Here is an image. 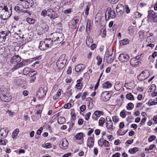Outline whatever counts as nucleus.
<instances>
[{"label":"nucleus","mask_w":157,"mask_h":157,"mask_svg":"<svg viewBox=\"0 0 157 157\" xmlns=\"http://www.w3.org/2000/svg\"><path fill=\"white\" fill-rule=\"evenodd\" d=\"M11 13L8 10L7 4L0 3V14L2 20L8 19L11 16Z\"/></svg>","instance_id":"f257e3e1"},{"label":"nucleus","mask_w":157,"mask_h":157,"mask_svg":"<svg viewBox=\"0 0 157 157\" xmlns=\"http://www.w3.org/2000/svg\"><path fill=\"white\" fill-rule=\"evenodd\" d=\"M53 40L50 38L45 39L44 41H41L39 45V48L41 50H44L51 47L53 44Z\"/></svg>","instance_id":"f03ea898"},{"label":"nucleus","mask_w":157,"mask_h":157,"mask_svg":"<svg viewBox=\"0 0 157 157\" xmlns=\"http://www.w3.org/2000/svg\"><path fill=\"white\" fill-rule=\"evenodd\" d=\"M148 19L154 22H157V13L152 10L148 11L147 16Z\"/></svg>","instance_id":"7ed1b4c3"},{"label":"nucleus","mask_w":157,"mask_h":157,"mask_svg":"<svg viewBox=\"0 0 157 157\" xmlns=\"http://www.w3.org/2000/svg\"><path fill=\"white\" fill-rule=\"evenodd\" d=\"M105 19L106 21H108L110 17L113 18L116 17V14L113 10L110 8H107L105 14Z\"/></svg>","instance_id":"20e7f679"},{"label":"nucleus","mask_w":157,"mask_h":157,"mask_svg":"<svg viewBox=\"0 0 157 157\" xmlns=\"http://www.w3.org/2000/svg\"><path fill=\"white\" fill-rule=\"evenodd\" d=\"M47 13V16L51 20H54L58 17L57 13L52 9H48Z\"/></svg>","instance_id":"39448f33"},{"label":"nucleus","mask_w":157,"mask_h":157,"mask_svg":"<svg viewBox=\"0 0 157 157\" xmlns=\"http://www.w3.org/2000/svg\"><path fill=\"white\" fill-rule=\"evenodd\" d=\"M150 74L147 71H142L138 76L137 78L140 81H143L148 78Z\"/></svg>","instance_id":"423d86ee"},{"label":"nucleus","mask_w":157,"mask_h":157,"mask_svg":"<svg viewBox=\"0 0 157 157\" xmlns=\"http://www.w3.org/2000/svg\"><path fill=\"white\" fill-rule=\"evenodd\" d=\"M106 127L108 130L113 131L115 127L113 126V124L111 119L109 117H107L106 118L105 123Z\"/></svg>","instance_id":"0eeeda50"},{"label":"nucleus","mask_w":157,"mask_h":157,"mask_svg":"<svg viewBox=\"0 0 157 157\" xmlns=\"http://www.w3.org/2000/svg\"><path fill=\"white\" fill-rule=\"evenodd\" d=\"M110 97L111 95L107 91H105L101 93V98L102 101H106L109 100Z\"/></svg>","instance_id":"6e6552de"},{"label":"nucleus","mask_w":157,"mask_h":157,"mask_svg":"<svg viewBox=\"0 0 157 157\" xmlns=\"http://www.w3.org/2000/svg\"><path fill=\"white\" fill-rule=\"evenodd\" d=\"M48 27L47 24L45 23H43L41 25V28L40 29V32L38 33L40 35L46 32L48 29Z\"/></svg>","instance_id":"1a4fd4ad"},{"label":"nucleus","mask_w":157,"mask_h":157,"mask_svg":"<svg viewBox=\"0 0 157 157\" xmlns=\"http://www.w3.org/2000/svg\"><path fill=\"white\" fill-rule=\"evenodd\" d=\"M47 91L44 88L42 87L40 88L36 93L37 96L40 98H41L45 96Z\"/></svg>","instance_id":"9d476101"},{"label":"nucleus","mask_w":157,"mask_h":157,"mask_svg":"<svg viewBox=\"0 0 157 157\" xmlns=\"http://www.w3.org/2000/svg\"><path fill=\"white\" fill-rule=\"evenodd\" d=\"M1 100L5 102H7L10 101L12 98V97L8 94H2L0 96Z\"/></svg>","instance_id":"9b49d317"},{"label":"nucleus","mask_w":157,"mask_h":157,"mask_svg":"<svg viewBox=\"0 0 157 157\" xmlns=\"http://www.w3.org/2000/svg\"><path fill=\"white\" fill-rule=\"evenodd\" d=\"M124 7L121 4H118L116 7V11L120 16H122L123 13Z\"/></svg>","instance_id":"f8f14e48"},{"label":"nucleus","mask_w":157,"mask_h":157,"mask_svg":"<svg viewBox=\"0 0 157 157\" xmlns=\"http://www.w3.org/2000/svg\"><path fill=\"white\" fill-rule=\"evenodd\" d=\"M130 63L132 66L134 67L137 66L140 63V62L138 58V56L131 59L130 61Z\"/></svg>","instance_id":"ddd939ff"},{"label":"nucleus","mask_w":157,"mask_h":157,"mask_svg":"<svg viewBox=\"0 0 157 157\" xmlns=\"http://www.w3.org/2000/svg\"><path fill=\"white\" fill-rule=\"evenodd\" d=\"M68 145V143L65 138L63 139L60 142L59 144L60 147L63 149H66L67 148Z\"/></svg>","instance_id":"4468645a"},{"label":"nucleus","mask_w":157,"mask_h":157,"mask_svg":"<svg viewBox=\"0 0 157 157\" xmlns=\"http://www.w3.org/2000/svg\"><path fill=\"white\" fill-rule=\"evenodd\" d=\"M21 58L18 55H15L13 56L11 58L10 62L13 64H14L17 62H20Z\"/></svg>","instance_id":"2eb2a0df"},{"label":"nucleus","mask_w":157,"mask_h":157,"mask_svg":"<svg viewBox=\"0 0 157 157\" xmlns=\"http://www.w3.org/2000/svg\"><path fill=\"white\" fill-rule=\"evenodd\" d=\"M119 59L122 62H125L129 59V56L127 54H121L119 56Z\"/></svg>","instance_id":"dca6fc26"},{"label":"nucleus","mask_w":157,"mask_h":157,"mask_svg":"<svg viewBox=\"0 0 157 157\" xmlns=\"http://www.w3.org/2000/svg\"><path fill=\"white\" fill-rule=\"evenodd\" d=\"M86 68L85 65L83 64H78L76 65L75 68L76 71L79 72L82 71Z\"/></svg>","instance_id":"f3484780"},{"label":"nucleus","mask_w":157,"mask_h":157,"mask_svg":"<svg viewBox=\"0 0 157 157\" xmlns=\"http://www.w3.org/2000/svg\"><path fill=\"white\" fill-rule=\"evenodd\" d=\"M9 131L7 128H3L0 130V135L2 138L6 137Z\"/></svg>","instance_id":"a211bd4d"},{"label":"nucleus","mask_w":157,"mask_h":157,"mask_svg":"<svg viewBox=\"0 0 157 157\" xmlns=\"http://www.w3.org/2000/svg\"><path fill=\"white\" fill-rule=\"evenodd\" d=\"M94 138L92 137H89L88 139L87 142V146L90 148H92L94 146Z\"/></svg>","instance_id":"6ab92c4d"},{"label":"nucleus","mask_w":157,"mask_h":157,"mask_svg":"<svg viewBox=\"0 0 157 157\" xmlns=\"http://www.w3.org/2000/svg\"><path fill=\"white\" fill-rule=\"evenodd\" d=\"M54 35L56 36V39L54 40V42L59 41V43H60V41L63 40L64 37L63 35H61L59 33H57L54 34Z\"/></svg>","instance_id":"aec40b11"},{"label":"nucleus","mask_w":157,"mask_h":157,"mask_svg":"<svg viewBox=\"0 0 157 157\" xmlns=\"http://www.w3.org/2000/svg\"><path fill=\"white\" fill-rule=\"evenodd\" d=\"M122 87V85L118 82H116L114 85V88L117 91H119Z\"/></svg>","instance_id":"412c9836"},{"label":"nucleus","mask_w":157,"mask_h":157,"mask_svg":"<svg viewBox=\"0 0 157 157\" xmlns=\"http://www.w3.org/2000/svg\"><path fill=\"white\" fill-rule=\"evenodd\" d=\"M66 62H59L57 61L56 63V65L57 66L59 69L63 68L65 66Z\"/></svg>","instance_id":"4be33fe9"},{"label":"nucleus","mask_w":157,"mask_h":157,"mask_svg":"<svg viewBox=\"0 0 157 157\" xmlns=\"http://www.w3.org/2000/svg\"><path fill=\"white\" fill-rule=\"evenodd\" d=\"M103 88L104 89H109L112 86V84L109 81L104 82L102 85Z\"/></svg>","instance_id":"5701e85b"},{"label":"nucleus","mask_w":157,"mask_h":157,"mask_svg":"<svg viewBox=\"0 0 157 157\" xmlns=\"http://www.w3.org/2000/svg\"><path fill=\"white\" fill-rule=\"evenodd\" d=\"M67 59L66 57L65 54H63L61 55L57 61L59 62H67Z\"/></svg>","instance_id":"b1692460"},{"label":"nucleus","mask_w":157,"mask_h":157,"mask_svg":"<svg viewBox=\"0 0 157 157\" xmlns=\"http://www.w3.org/2000/svg\"><path fill=\"white\" fill-rule=\"evenodd\" d=\"M119 44L121 46H123L124 45H126L129 43V41L127 39H125L123 40L120 41Z\"/></svg>","instance_id":"393cba45"},{"label":"nucleus","mask_w":157,"mask_h":157,"mask_svg":"<svg viewBox=\"0 0 157 157\" xmlns=\"http://www.w3.org/2000/svg\"><path fill=\"white\" fill-rule=\"evenodd\" d=\"M146 104L149 106H151L157 104V102H155L154 99H151L146 103Z\"/></svg>","instance_id":"a878e982"},{"label":"nucleus","mask_w":157,"mask_h":157,"mask_svg":"<svg viewBox=\"0 0 157 157\" xmlns=\"http://www.w3.org/2000/svg\"><path fill=\"white\" fill-rule=\"evenodd\" d=\"M106 57L107 62L108 63H110L112 62L114 59V56H106Z\"/></svg>","instance_id":"bb28decb"},{"label":"nucleus","mask_w":157,"mask_h":157,"mask_svg":"<svg viewBox=\"0 0 157 157\" xmlns=\"http://www.w3.org/2000/svg\"><path fill=\"white\" fill-rule=\"evenodd\" d=\"M34 73L33 75L31 77V78L30 80V83L33 82L36 78V77H35V75L36 74V72L35 71H34L31 72V73Z\"/></svg>","instance_id":"cd10ccee"},{"label":"nucleus","mask_w":157,"mask_h":157,"mask_svg":"<svg viewBox=\"0 0 157 157\" xmlns=\"http://www.w3.org/2000/svg\"><path fill=\"white\" fill-rule=\"evenodd\" d=\"M20 4L22 6V7L24 8L27 9L29 8L28 0L21 2Z\"/></svg>","instance_id":"c85d7f7f"},{"label":"nucleus","mask_w":157,"mask_h":157,"mask_svg":"<svg viewBox=\"0 0 157 157\" xmlns=\"http://www.w3.org/2000/svg\"><path fill=\"white\" fill-rule=\"evenodd\" d=\"M65 119L64 117H59L58 120V123L60 124H62L65 122Z\"/></svg>","instance_id":"c756f323"},{"label":"nucleus","mask_w":157,"mask_h":157,"mask_svg":"<svg viewBox=\"0 0 157 157\" xmlns=\"http://www.w3.org/2000/svg\"><path fill=\"white\" fill-rule=\"evenodd\" d=\"M29 67H25L23 71V73L25 75H27L29 74L31 71Z\"/></svg>","instance_id":"7c9ffc66"},{"label":"nucleus","mask_w":157,"mask_h":157,"mask_svg":"<svg viewBox=\"0 0 157 157\" xmlns=\"http://www.w3.org/2000/svg\"><path fill=\"white\" fill-rule=\"evenodd\" d=\"M126 98L127 99L130 100H134L133 96L131 93L127 94L126 95Z\"/></svg>","instance_id":"2f4dec72"},{"label":"nucleus","mask_w":157,"mask_h":157,"mask_svg":"<svg viewBox=\"0 0 157 157\" xmlns=\"http://www.w3.org/2000/svg\"><path fill=\"white\" fill-rule=\"evenodd\" d=\"M139 150V148L138 147H135L133 148H130L129 149L128 152L130 154H133L136 153Z\"/></svg>","instance_id":"473e14b6"},{"label":"nucleus","mask_w":157,"mask_h":157,"mask_svg":"<svg viewBox=\"0 0 157 157\" xmlns=\"http://www.w3.org/2000/svg\"><path fill=\"white\" fill-rule=\"evenodd\" d=\"M61 90H59L56 94L53 96V99L55 100L57 99L61 94Z\"/></svg>","instance_id":"72a5a7b5"},{"label":"nucleus","mask_w":157,"mask_h":157,"mask_svg":"<svg viewBox=\"0 0 157 157\" xmlns=\"http://www.w3.org/2000/svg\"><path fill=\"white\" fill-rule=\"evenodd\" d=\"M93 40L92 38L90 37H87L86 40V43L87 45H90V44H92Z\"/></svg>","instance_id":"f704fd0d"},{"label":"nucleus","mask_w":157,"mask_h":157,"mask_svg":"<svg viewBox=\"0 0 157 157\" xmlns=\"http://www.w3.org/2000/svg\"><path fill=\"white\" fill-rule=\"evenodd\" d=\"M79 20L76 17L73 18L71 21L72 24L75 27L78 23Z\"/></svg>","instance_id":"c9c22d12"},{"label":"nucleus","mask_w":157,"mask_h":157,"mask_svg":"<svg viewBox=\"0 0 157 157\" xmlns=\"http://www.w3.org/2000/svg\"><path fill=\"white\" fill-rule=\"evenodd\" d=\"M153 37L152 35L147 36L146 39L147 42H148V43H151L153 42Z\"/></svg>","instance_id":"e433bc0d"},{"label":"nucleus","mask_w":157,"mask_h":157,"mask_svg":"<svg viewBox=\"0 0 157 157\" xmlns=\"http://www.w3.org/2000/svg\"><path fill=\"white\" fill-rule=\"evenodd\" d=\"M103 113L102 111L97 110L94 112V114L97 117H100L101 115H103Z\"/></svg>","instance_id":"4c0bfd02"},{"label":"nucleus","mask_w":157,"mask_h":157,"mask_svg":"<svg viewBox=\"0 0 157 157\" xmlns=\"http://www.w3.org/2000/svg\"><path fill=\"white\" fill-rule=\"evenodd\" d=\"M105 120L104 118L101 117L99 121V125L101 126H102L104 124Z\"/></svg>","instance_id":"58836bf2"},{"label":"nucleus","mask_w":157,"mask_h":157,"mask_svg":"<svg viewBox=\"0 0 157 157\" xmlns=\"http://www.w3.org/2000/svg\"><path fill=\"white\" fill-rule=\"evenodd\" d=\"M96 59L97 60V64L98 66L101 64L102 61V58L99 56H97Z\"/></svg>","instance_id":"ea45409f"},{"label":"nucleus","mask_w":157,"mask_h":157,"mask_svg":"<svg viewBox=\"0 0 157 157\" xmlns=\"http://www.w3.org/2000/svg\"><path fill=\"white\" fill-rule=\"evenodd\" d=\"M134 105L133 103H128L126 106L127 109L128 110H132L134 107Z\"/></svg>","instance_id":"a19ab883"},{"label":"nucleus","mask_w":157,"mask_h":157,"mask_svg":"<svg viewBox=\"0 0 157 157\" xmlns=\"http://www.w3.org/2000/svg\"><path fill=\"white\" fill-rule=\"evenodd\" d=\"M27 21L29 24H33L35 23V20L32 18H27L26 19Z\"/></svg>","instance_id":"79ce46f5"},{"label":"nucleus","mask_w":157,"mask_h":157,"mask_svg":"<svg viewBox=\"0 0 157 157\" xmlns=\"http://www.w3.org/2000/svg\"><path fill=\"white\" fill-rule=\"evenodd\" d=\"M19 132V129L18 128L15 129V130L13 132L12 137L14 139L15 137L17 136Z\"/></svg>","instance_id":"37998d69"},{"label":"nucleus","mask_w":157,"mask_h":157,"mask_svg":"<svg viewBox=\"0 0 157 157\" xmlns=\"http://www.w3.org/2000/svg\"><path fill=\"white\" fill-rule=\"evenodd\" d=\"M83 133H78L75 136L76 138L78 140H80L83 137Z\"/></svg>","instance_id":"c03bdc74"},{"label":"nucleus","mask_w":157,"mask_h":157,"mask_svg":"<svg viewBox=\"0 0 157 157\" xmlns=\"http://www.w3.org/2000/svg\"><path fill=\"white\" fill-rule=\"evenodd\" d=\"M47 10H44L41 12L40 15L44 17H45L46 16H47Z\"/></svg>","instance_id":"a18cd8bd"},{"label":"nucleus","mask_w":157,"mask_h":157,"mask_svg":"<svg viewBox=\"0 0 157 157\" xmlns=\"http://www.w3.org/2000/svg\"><path fill=\"white\" fill-rule=\"evenodd\" d=\"M101 36L102 37H105L106 35V30L105 28L102 29L101 30Z\"/></svg>","instance_id":"49530a36"},{"label":"nucleus","mask_w":157,"mask_h":157,"mask_svg":"<svg viewBox=\"0 0 157 157\" xmlns=\"http://www.w3.org/2000/svg\"><path fill=\"white\" fill-rule=\"evenodd\" d=\"M42 146L47 148H50L52 147V145L50 143H47L45 145L43 144Z\"/></svg>","instance_id":"de8ad7c7"},{"label":"nucleus","mask_w":157,"mask_h":157,"mask_svg":"<svg viewBox=\"0 0 157 157\" xmlns=\"http://www.w3.org/2000/svg\"><path fill=\"white\" fill-rule=\"evenodd\" d=\"M128 129L125 131L124 132H122L121 130H120L117 132V133L120 136H123L124 135L125 133L128 132Z\"/></svg>","instance_id":"09e8293b"},{"label":"nucleus","mask_w":157,"mask_h":157,"mask_svg":"<svg viewBox=\"0 0 157 157\" xmlns=\"http://www.w3.org/2000/svg\"><path fill=\"white\" fill-rule=\"evenodd\" d=\"M134 26H129L128 28V31H129V33L130 34H132L134 32V29H133Z\"/></svg>","instance_id":"8fccbe9b"},{"label":"nucleus","mask_w":157,"mask_h":157,"mask_svg":"<svg viewBox=\"0 0 157 157\" xmlns=\"http://www.w3.org/2000/svg\"><path fill=\"white\" fill-rule=\"evenodd\" d=\"M102 143H103V145H104L105 147H109V142L106 140H103Z\"/></svg>","instance_id":"3c124183"},{"label":"nucleus","mask_w":157,"mask_h":157,"mask_svg":"<svg viewBox=\"0 0 157 157\" xmlns=\"http://www.w3.org/2000/svg\"><path fill=\"white\" fill-rule=\"evenodd\" d=\"M156 138V137L154 135H152L149 137L148 139V142L149 143L152 142L153 140H155Z\"/></svg>","instance_id":"603ef678"},{"label":"nucleus","mask_w":157,"mask_h":157,"mask_svg":"<svg viewBox=\"0 0 157 157\" xmlns=\"http://www.w3.org/2000/svg\"><path fill=\"white\" fill-rule=\"evenodd\" d=\"M112 119L113 120V122H115V123H117L118 121L119 120L118 117L117 116H114L112 117Z\"/></svg>","instance_id":"864d4df0"},{"label":"nucleus","mask_w":157,"mask_h":157,"mask_svg":"<svg viewBox=\"0 0 157 157\" xmlns=\"http://www.w3.org/2000/svg\"><path fill=\"white\" fill-rule=\"evenodd\" d=\"M90 22L88 21L87 23L86 28V31H87H87H90Z\"/></svg>","instance_id":"5fc2aeb1"},{"label":"nucleus","mask_w":157,"mask_h":157,"mask_svg":"<svg viewBox=\"0 0 157 157\" xmlns=\"http://www.w3.org/2000/svg\"><path fill=\"white\" fill-rule=\"evenodd\" d=\"M27 62L25 60H23L20 63H19V64L20 66L21 67H22L24 66H25L26 65Z\"/></svg>","instance_id":"6e6d98bb"},{"label":"nucleus","mask_w":157,"mask_h":157,"mask_svg":"<svg viewBox=\"0 0 157 157\" xmlns=\"http://www.w3.org/2000/svg\"><path fill=\"white\" fill-rule=\"evenodd\" d=\"M113 56V51H110V52L109 51H108L106 52L105 56L106 57V56Z\"/></svg>","instance_id":"4d7b16f0"},{"label":"nucleus","mask_w":157,"mask_h":157,"mask_svg":"<svg viewBox=\"0 0 157 157\" xmlns=\"http://www.w3.org/2000/svg\"><path fill=\"white\" fill-rule=\"evenodd\" d=\"M125 12L126 13L128 14L130 12V10L129 9V8L128 6L127 5L125 6Z\"/></svg>","instance_id":"13d9d810"},{"label":"nucleus","mask_w":157,"mask_h":157,"mask_svg":"<svg viewBox=\"0 0 157 157\" xmlns=\"http://www.w3.org/2000/svg\"><path fill=\"white\" fill-rule=\"evenodd\" d=\"M90 6L88 5L85 10V14L86 15H87L89 13V11L90 9Z\"/></svg>","instance_id":"bf43d9fd"},{"label":"nucleus","mask_w":157,"mask_h":157,"mask_svg":"<svg viewBox=\"0 0 157 157\" xmlns=\"http://www.w3.org/2000/svg\"><path fill=\"white\" fill-rule=\"evenodd\" d=\"M14 9L15 11H18V12L22 11V10L20 9L19 7L18 6H16L14 8Z\"/></svg>","instance_id":"052dcab7"},{"label":"nucleus","mask_w":157,"mask_h":157,"mask_svg":"<svg viewBox=\"0 0 157 157\" xmlns=\"http://www.w3.org/2000/svg\"><path fill=\"white\" fill-rule=\"evenodd\" d=\"M71 107V103H67L64 105V108L66 109H69Z\"/></svg>","instance_id":"680f3d73"},{"label":"nucleus","mask_w":157,"mask_h":157,"mask_svg":"<svg viewBox=\"0 0 157 157\" xmlns=\"http://www.w3.org/2000/svg\"><path fill=\"white\" fill-rule=\"evenodd\" d=\"M135 15L137 18H140L142 15V14L138 12H136L135 13Z\"/></svg>","instance_id":"e2e57ef3"},{"label":"nucleus","mask_w":157,"mask_h":157,"mask_svg":"<svg viewBox=\"0 0 157 157\" xmlns=\"http://www.w3.org/2000/svg\"><path fill=\"white\" fill-rule=\"evenodd\" d=\"M90 115L91 113L90 112L88 113L85 116V119L86 120H88L89 119Z\"/></svg>","instance_id":"0e129e2a"},{"label":"nucleus","mask_w":157,"mask_h":157,"mask_svg":"<svg viewBox=\"0 0 157 157\" xmlns=\"http://www.w3.org/2000/svg\"><path fill=\"white\" fill-rule=\"evenodd\" d=\"M88 94V93L87 92H86L83 93V94L82 97V100H84L86 98V96Z\"/></svg>","instance_id":"69168bd1"},{"label":"nucleus","mask_w":157,"mask_h":157,"mask_svg":"<svg viewBox=\"0 0 157 157\" xmlns=\"http://www.w3.org/2000/svg\"><path fill=\"white\" fill-rule=\"evenodd\" d=\"M120 115L121 117L123 118H124L126 116L125 113L123 111L120 112Z\"/></svg>","instance_id":"338daca9"},{"label":"nucleus","mask_w":157,"mask_h":157,"mask_svg":"<svg viewBox=\"0 0 157 157\" xmlns=\"http://www.w3.org/2000/svg\"><path fill=\"white\" fill-rule=\"evenodd\" d=\"M21 67L19 63H17L16 65H14L13 68V69L14 70H16L19 68Z\"/></svg>","instance_id":"774afa93"}]
</instances>
